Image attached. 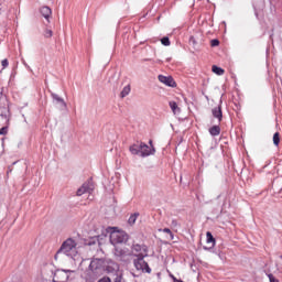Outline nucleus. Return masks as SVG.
<instances>
[{
    "label": "nucleus",
    "mask_w": 282,
    "mask_h": 282,
    "mask_svg": "<svg viewBox=\"0 0 282 282\" xmlns=\"http://www.w3.org/2000/svg\"><path fill=\"white\" fill-rule=\"evenodd\" d=\"M104 261L101 259H93L88 269L83 273V279L87 282H96L105 273Z\"/></svg>",
    "instance_id": "obj_1"
},
{
    "label": "nucleus",
    "mask_w": 282,
    "mask_h": 282,
    "mask_svg": "<svg viewBox=\"0 0 282 282\" xmlns=\"http://www.w3.org/2000/svg\"><path fill=\"white\" fill-rule=\"evenodd\" d=\"M58 254H65V257H70V259H75L78 257V243L74 238H67L55 254V259H58Z\"/></svg>",
    "instance_id": "obj_2"
},
{
    "label": "nucleus",
    "mask_w": 282,
    "mask_h": 282,
    "mask_svg": "<svg viewBox=\"0 0 282 282\" xmlns=\"http://www.w3.org/2000/svg\"><path fill=\"white\" fill-rule=\"evenodd\" d=\"M129 151L131 155H139L140 158H149V155L152 154L151 148L147 143L140 141L130 145Z\"/></svg>",
    "instance_id": "obj_3"
},
{
    "label": "nucleus",
    "mask_w": 282,
    "mask_h": 282,
    "mask_svg": "<svg viewBox=\"0 0 282 282\" xmlns=\"http://www.w3.org/2000/svg\"><path fill=\"white\" fill-rule=\"evenodd\" d=\"M110 243L118 246V243H124L129 240V236L124 231L116 230V227L111 228Z\"/></svg>",
    "instance_id": "obj_4"
},
{
    "label": "nucleus",
    "mask_w": 282,
    "mask_h": 282,
    "mask_svg": "<svg viewBox=\"0 0 282 282\" xmlns=\"http://www.w3.org/2000/svg\"><path fill=\"white\" fill-rule=\"evenodd\" d=\"M137 259H134V268L137 270H141V272H148V274H151V268H149V263L144 261V257H147V253H134Z\"/></svg>",
    "instance_id": "obj_5"
},
{
    "label": "nucleus",
    "mask_w": 282,
    "mask_h": 282,
    "mask_svg": "<svg viewBox=\"0 0 282 282\" xmlns=\"http://www.w3.org/2000/svg\"><path fill=\"white\" fill-rule=\"evenodd\" d=\"M113 254L117 261H127V257H131V251L126 247L116 246Z\"/></svg>",
    "instance_id": "obj_6"
},
{
    "label": "nucleus",
    "mask_w": 282,
    "mask_h": 282,
    "mask_svg": "<svg viewBox=\"0 0 282 282\" xmlns=\"http://www.w3.org/2000/svg\"><path fill=\"white\" fill-rule=\"evenodd\" d=\"M72 270H56L53 276L54 282H67L69 280V274Z\"/></svg>",
    "instance_id": "obj_7"
},
{
    "label": "nucleus",
    "mask_w": 282,
    "mask_h": 282,
    "mask_svg": "<svg viewBox=\"0 0 282 282\" xmlns=\"http://www.w3.org/2000/svg\"><path fill=\"white\" fill-rule=\"evenodd\" d=\"M52 99L54 105H57L58 109L63 110V109H67V102H65V99L62 98L61 96L52 93L51 94Z\"/></svg>",
    "instance_id": "obj_8"
},
{
    "label": "nucleus",
    "mask_w": 282,
    "mask_h": 282,
    "mask_svg": "<svg viewBox=\"0 0 282 282\" xmlns=\"http://www.w3.org/2000/svg\"><path fill=\"white\" fill-rule=\"evenodd\" d=\"M94 192V185L91 183H84L78 189H77V196L80 197L85 195V193H88L91 195Z\"/></svg>",
    "instance_id": "obj_9"
},
{
    "label": "nucleus",
    "mask_w": 282,
    "mask_h": 282,
    "mask_svg": "<svg viewBox=\"0 0 282 282\" xmlns=\"http://www.w3.org/2000/svg\"><path fill=\"white\" fill-rule=\"evenodd\" d=\"M159 80L166 85V87H175V79L171 76L159 75Z\"/></svg>",
    "instance_id": "obj_10"
},
{
    "label": "nucleus",
    "mask_w": 282,
    "mask_h": 282,
    "mask_svg": "<svg viewBox=\"0 0 282 282\" xmlns=\"http://www.w3.org/2000/svg\"><path fill=\"white\" fill-rule=\"evenodd\" d=\"M212 113L214 118H217V120L221 122V119L224 118V113L221 112V106L213 108Z\"/></svg>",
    "instance_id": "obj_11"
},
{
    "label": "nucleus",
    "mask_w": 282,
    "mask_h": 282,
    "mask_svg": "<svg viewBox=\"0 0 282 282\" xmlns=\"http://www.w3.org/2000/svg\"><path fill=\"white\" fill-rule=\"evenodd\" d=\"M40 12L46 21H50V17H52V9H50V7H42Z\"/></svg>",
    "instance_id": "obj_12"
},
{
    "label": "nucleus",
    "mask_w": 282,
    "mask_h": 282,
    "mask_svg": "<svg viewBox=\"0 0 282 282\" xmlns=\"http://www.w3.org/2000/svg\"><path fill=\"white\" fill-rule=\"evenodd\" d=\"M169 106L172 109L174 116H178V113H182V109L180 108V106H177V102L170 101Z\"/></svg>",
    "instance_id": "obj_13"
},
{
    "label": "nucleus",
    "mask_w": 282,
    "mask_h": 282,
    "mask_svg": "<svg viewBox=\"0 0 282 282\" xmlns=\"http://www.w3.org/2000/svg\"><path fill=\"white\" fill-rule=\"evenodd\" d=\"M142 251L147 252L144 247H142L140 245H133L132 251H130V252H131V254H133V257H135V254H142Z\"/></svg>",
    "instance_id": "obj_14"
},
{
    "label": "nucleus",
    "mask_w": 282,
    "mask_h": 282,
    "mask_svg": "<svg viewBox=\"0 0 282 282\" xmlns=\"http://www.w3.org/2000/svg\"><path fill=\"white\" fill-rule=\"evenodd\" d=\"M209 133L213 137H217L219 135V133H221V128H219V126H213L212 128H209Z\"/></svg>",
    "instance_id": "obj_15"
},
{
    "label": "nucleus",
    "mask_w": 282,
    "mask_h": 282,
    "mask_svg": "<svg viewBox=\"0 0 282 282\" xmlns=\"http://www.w3.org/2000/svg\"><path fill=\"white\" fill-rule=\"evenodd\" d=\"M206 237H207V243L212 245L209 247V250L212 248H215V237H213V234L210 231H207Z\"/></svg>",
    "instance_id": "obj_16"
},
{
    "label": "nucleus",
    "mask_w": 282,
    "mask_h": 282,
    "mask_svg": "<svg viewBox=\"0 0 282 282\" xmlns=\"http://www.w3.org/2000/svg\"><path fill=\"white\" fill-rule=\"evenodd\" d=\"M111 282H124V276H122V273L117 272L112 275Z\"/></svg>",
    "instance_id": "obj_17"
},
{
    "label": "nucleus",
    "mask_w": 282,
    "mask_h": 282,
    "mask_svg": "<svg viewBox=\"0 0 282 282\" xmlns=\"http://www.w3.org/2000/svg\"><path fill=\"white\" fill-rule=\"evenodd\" d=\"M212 72H214V74H216L217 76H224V74H225L224 68L218 67V66H216V65H214V66L212 67Z\"/></svg>",
    "instance_id": "obj_18"
},
{
    "label": "nucleus",
    "mask_w": 282,
    "mask_h": 282,
    "mask_svg": "<svg viewBox=\"0 0 282 282\" xmlns=\"http://www.w3.org/2000/svg\"><path fill=\"white\" fill-rule=\"evenodd\" d=\"M138 217H140V214L139 213H134L132 214L129 219H128V224L130 226H133V224H135V221H138Z\"/></svg>",
    "instance_id": "obj_19"
},
{
    "label": "nucleus",
    "mask_w": 282,
    "mask_h": 282,
    "mask_svg": "<svg viewBox=\"0 0 282 282\" xmlns=\"http://www.w3.org/2000/svg\"><path fill=\"white\" fill-rule=\"evenodd\" d=\"M129 94H131V86H126L123 87V89L120 93V97L121 98H127V96H129Z\"/></svg>",
    "instance_id": "obj_20"
},
{
    "label": "nucleus",
    "mask_w": 282,
    "mask_h": 282,
    "mask_svg": "<svg viewBox=\"0 0 282 282\" xmlns=\"http://www.w3.org/2000/svg\"><path fill=\"white\" fill-rule=\"evenodd\" d=\"M159 232H165L166 235H170V241H173V239H175V235H173V231H171L169 228L159 229Z\"/></svg>",
    "instance_id": "obj_21"
},
{
    "label": "nucleus",
    "mask_w": 282,
    "mask_h": 282,
    "mask_svg": "<svg viewBox=\"0 0 282 282\" xmlns=\"http://www.w3.org/2000/svg\"><path fill=\"white\" fill-rule=\"evenodd\" d=\"M0 102H2L3 105H6L8 102V97H6V95H3V88L0 87Z\"/></svg>",
    "instance_id": "obj_22"
},
{
    "label": "nucleus",
    "mask_w": 282,
    "mask_h": 282,
    "mask_svg": "<svg viewBox=\"0 0 282 282\" xmlns=\"http://www.w3.org/2000/svg\"><path fill=\"white\" fill-rule=\"evenodd\" d=\"M280 142H281V138L279 137V132H275V133L273 134V144H274L275 147H279Z\"/></svg>",
    "instance_id": "obj_23"
},
{
    "label": "nucleus",
    "mask_w": 282,
    "mask_h": 282,
    "mask_svg": "<svg viewBox=\"0 0 282 282\" xmlns=\"http://www.w3.org/2000/svg\"><path fill=\"white\" fill-rule=\"evenodd\" d=\"M53 35H54V32H52V30L46 29V30L44 31V37H45V39H52Z\"/></svg>",
    "instance_id": "obj_24"
},
{
    "label": "nucleus",
    "mask_w": 282,
    "mask_h": 282,
    "mask_svg": "<svg viewBox=\"0 0 282 282\" xmlns=\"http://www.w3.org/2000/svg\"><path fill=\"white\" fill-rule=\"evenodd\" d=\"M161 43L162 45H165V47H169V45H171V40H169V37L165 36L161 40Z\"/></svg>",
    "instance_id": "obj_25"
},
{
    "label": "nucleus",
    "mask_w": 282,
    "mask_h": 282,
    "mask_svg": "<svg viewBox=\"0 0 282 282\" xmlns=\"http://www.w3.org/2000/svg\"><path fill=\"white\" fill-rule=\"evenodd\" d=\"M171 226L172 228H180V223L177 221V219H172Z\"/></svg>",
    "instance_id": "obj_26"
},
{
    "label": "nucleus",
    "mask_w": 282,
    "mask_h": 282,
    "mask_svg": "<svg viewBox=\"0 0 282 282\" xmlns=\"http://www.w3.org/2000/svg\"><path fill=\"white\" fill-rule=\"evenodd\" d=\"M8 134V127H2L0 129V135H7Z\"/></svg>",
    "instance_id": "obj_27"
},
{
    "label": "nucleus",
    "mask_w": 282,
    "mask_h": 282,
    "mask_svg": "<svg viewBox=\"0 0 282 282\" xmlns=\"http://www.w3.org/2000/svg\"><path fill=\"white\" fill-rule=\"evenodd\" d=\"M98 282H111V278L104 276V278L99 279Z\"/></svg>",
    "instance_id": "obj_28"
},
{
    "label": "nucleus",
    "mask_w": 282,
    "mask_h": 282,
    "mask_svg": "<svg viewBox=\"0 0 282 282\" xmlns=\"http://www.w3.org/2000/svg\"><path fill=\"white\" fill-rule=\"evenodd\" d=\"M219 45V40H212V47H217Z\"/></svg>",
    "instance_id": "obj_29"
},
{
    "label": "nucleus",
    "mask_w": 282,
    "mask_h": 282,
    "mask_svg": "<svg viewBox=\"0 0 282 282\" xmlns=\"http://www.w3.org/2000/svg\"><path fill=\"white\" fill-rule=\"evenodd\" d=\"M1 65H2L3 69H6V67H8V65H9L8 59H2Z\"/></svg>",
    "instance_id": "obj_30"
},
{
    "label": "nucleus",
    "mask_w": 282,
    "mask_h": 282,
    "mask_svg": "<svg viewBox=\"0 0 282 282\" xmlns=\"http://www.w3.org/2000/svg\"><path fill=\"white\" fill-rule=\"evenodd\" d=\"M204 250H208V248H207V247H204Z\"/></svg>",
    "instance_id": "obj_31"
},
{
    "label": "nucleus",
    "mask_w": 282,
    "mask_h": 282,
    "mask_svg": "<svg viewBox=\"0 0 282 282\" xmlns=\"http://www.w3.org/2000/svg\"><path fill=\"white\" fill-rule=\"evenodd\" d=\"M280 259H282V256H280Z\"/></svg>",
    "instance_id": "obj_32"
}]
</instances>
